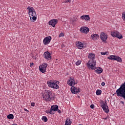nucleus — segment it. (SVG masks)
<instances>
[{
	"label": "nucleus",
	"mask_w": 125,
	"mask_h": 125,
	"mask_svg": "<svg viewBox=\"0 0 125 125\" xmlns=\"http://www.w3.org/2000/svg\"><path fill=\"white\" fill-rule=\"evenodd\" d=\"M93 70H94L95 73L97 74H101V73L103 72V69L101 67H96Z\"/></svg>",
	"instance_id": "nucleus-17"
},
{
	"label": "nucleus",
	"mask_w": 125,
	"mask_h": 125,
	"mask_svg": "<svg viewBox=\"0 0 125 125\" xmlns=\"http://www.w3.org/2000/svg\"><path fill=\"white\" fill-rule=\"evenodd\" d=\"M7 119L9 120H12L14 119V116L12 114H10L7 115Z\"/></svg>",
	"instance_id": "nucleus-24"
},
{
	"label": "nucleus",
	"mask_w": 125,
	"mask_h": 125,
	"mask_svg": "<svg viewBox=\"0 0 125 125\" xmlns=\"http://www.w3.org/2000/svg\"><path fill=\"white\" fill-rule=\"evenodd\" d=\"M66 2H71V0H67Z\"/></svg>",
	"instance_id": "nucleus-38"
},
{
	"label": "nucleus",
	"mask_w": 125,
	"mask_h": 125,
	"mask_svg": "<svg viewBox=\"0 0 125 125\" xmlns=\"http://www.w3.org/2000/svg\"><path fill=\"white\" fill-rule=\"evenodd\" d=\"M72 121H71V119L70 118H67L65 121V123L64 125H71Z\"/></svg>",
	"instance_id": "nucleus-22"
},
{
	"label": "nucleus",
	"mask_w": 125,
	"mask_h": 125,
	"mask_svg": "<svg viewBox=\"0 0 125 125\" xmlns=\"http://www.w3.org/2000/svg\"><path fill=\"white\" fill-rule=\"evenodd\" d=\"M102 92V91H101V90H97L96 92V95H100V94H101Z\"/></svg>",
	"instance_id": "nucleus-26"
},
{
	"label": "nucleus",
	"mask_w": 125,
	"mask_h": 125,
	"mask_svg": "<svg viewBox=\"0 0 125 125\" xmlns=\"http://www.w3.org/2000/svg\"><path fill=\"white\" fill-rule=\"evenodd\" d=\"M86 66L89 69L93 70L95 67H96V61L89 60L88 62H87Z\"/></svg>",
	"instance_id": "nucleus-4"
},
{
	"label": "nucleus",
	"mask_w": 125,
	"mask_h": 125,
	"mask_svg": "<svg viewBox=\"0 0 125 125\" xmlns=\"http://www.w3.org/2000/svg\"><path fill=\"white\" fill-rule=\"evenodd\" d=\"M33 63H32L31 64V65H33Z\"/></svg>",
	"instance_id": "nucleus-41"
},
{
	"label": "nucleus",
	"mask_w": 125,
	"mask_h": 125,
	"mask_svg": "<svg viewBox=\"0 0 125 125\" xmlns=\"http://www.w3.org/2000/svg\"><path fill=\"white\" fill-rule=\"evenodd\" d=\"M47 83L51 88H53L54 89H59V85L57 83H59V81H48Z\"/></svg>",
	"instance_id": "nucleus-3"
},
{
	"label": "nucleus",
	"mask_w": 125,
	"mask_h": 125,
	"mask_svg": "<svg viewBox=\"0 0 125 125\" xmlns=\"http://www.w3.org/2000/svg\"><path fill=\"white\" fill-rule=\"evenodd\" d=\"M91 38L93 41H97L99 39V35L98 34H94L91 35Z\"/></svg>",
	"instance_id": "nucleus-18"
},
{
	"label": "nucleus",
	"mask_w": 125,
	"mask_h": 125,
	"mask_svg": "<svg viewBox=\"0 0 125 125\" xmlns=\"http://www.w3.org/2000/svg\"><path fill=\"white\" fill-rule=\"evenodd\" d=\"M33 63H32L31 64V65H33Z\"/></svg>",
	"instance_id": "nucleus-42"
},
{
	"label": "nucleus",
	"mask_w": 125,
	"mask_h": 125,
	"mask_svg": "<svg viewBox=\"0 0 125 125\" xmlns=\"http://www.w3.org/2000/svg\"><path fill=\"white\" fill-rule=\"evenodd\" d=\"M72 93H73L74 94H77V93H79V92H81V90L80 89V88L74 86H72L71 87V90Z\"/></svg>",
	"instance_id": "nucleus-12"
},
{
	"label": "nucleus",
	"mask_w": 125,
	"mask_h": 125,
	"mask_svg": "<svg viewBox=\"0 0 125 125\" xmlns=\"http://www.w3.org/2000/svg\"><path fill=\"white\" fill-rule=\"evenodd\" d=\"M101 85H102V86H104V85H105V83L104 82H102L101 83Z\"/></svg>",
	"instance_id": "nucleus-34"
},
{
	"label": "nucleus",
	"mask_w": 125,
	"mask_h": 125,
	"mask_svg": "<svg viewBox=\"0 0 125 125\" xmlns=\"http://www.w3.org/2000/svg\"><path fill=\"white\" fill-rule=\"evenodd\" d=\"M43 99L45 101H50L54 99V94L52 91L48 90L46 92L42 95Z\"/></svg>",
	"instance_id": "nucleus-2"
},
{
	"label": "nucleus",
	"mask_w": 125,
	"mask_h": 125,
	"mask_svg": "<svg viewBox=\"0 0 125 125\" xmlns=\"http://www.w3.org/2000/svg\"><path fill=\"white\" fill-rule=\"evenodd\" d=\"M49 111H50V109H48L45 111V113H46V114H49Z\"/></svg>",
	"instance_id": "nucleus-33"
},
{
	"label": "nucleus",
	"mask_w": 125,
	"mask_h": 125,
	"mask_svg": "<svg viewBox=\"0 0 125 125\" xmlns=\"http://www.w3.org/2000/svg\"><path fill=\"white\" fill-rule=\"evenodd\" d=\"M49 114L50 115H54V114H55L54 111L53 109H52L51 108L50 109Z\"/></svg>",
	"instance_id": "nucleus-27"
},
{
	"label": "nucleus",
	"mask_w": 125,
	"mask_h": 125,
	"mask_svg": "<svg viewBox=\"0 0 125 125\" xmlns=\"http://www.w3.org/2000/svg\"><path fill=\"white\" fill-rule=\"evenodd\" d=\"M31 106H32V107H34V106H35V104H34V103H31Z\"/></svg>",
	"instance_id": "nucleus-35"
},
{
	"label": "nucleus",
	"mask_w": 125,
	"mask_h": 125,
	"mask_svg": "<svg viewBox=\"0 0 125 125\" xmlns=\"http://www.w3.org/2000/svg\"><path fill=\"white\" fill-rule=\"evenodd\" d=\"M76 47L78 48V49H83V48H84L85 47V44H84V42H76Z\"/></svg>",
	"instance_id": "nucleus-8"
},
{
	"label": "nucleus",
	"mask_w": 125,
	"mask_h": 125,
	"mask_svg": "<svg viewBox=\"0 0 125 125\" xmlns=\"http://www.w3.org/2000/svg\"><path fill=\"white\" fill-rule=\"evenodd\" d=\"M80 32L84 34H88L89 33V28L86 26H82L80 29Z\"/></svg>",
	"instance_id": "nucleus-11"
},
{
	"label": "nucleus",
	"mask_w": 125,
	"mask_h": 125,
	"mask_svg": "<svg viewBox=\"0 0 125 125\" xmlns=\"http://www.w3.org/2000/svg\"><path fill=\"white\" fill-rule=\"evenodd\" d=\"M51 40L52 38L50 36L45 37L43 40V44L44 45H47V44H49L50 42H51Z\"/></svg>",
	"instance_id": "nucleus-10"
},
{
	"label": "nucleus",
	"mask_w": 125,
	"mask_h": 125,
	"mask_svg": "<svg viewBox=\"0 0 125 125\" xmlns=\"http://www.w3.org/2000/svg\"><path fill=\"white\" fill-rule=\"evenodd\" d=\"M111 35L113 38H117L119 40L123 39V35L118 31H112L111 32Z\"/></svg>",
	"instance_id": "nucleus-6"
},
{
	"label": "nucleus",
	"mask_w": 125,
	"mask_h": 125,
	"mask_svg": "<svg viewBox=\"0 0 125 125\" xmlns=\"http://www.w3.org/2000/svg\"><path fill=\"white\" fill-rule=\"evenodd\" d=\"M47 67V63H43L42 64L40 65L39 69L40 72L42 73H45L46 72V68Z\"/></svg>",
	"instance_id": "nucleus-9"
},
{
	"label": "nucleus",
	"mask_w": 125,
	"mask_h": 125,
	"mask_svg": "<svg viewBox=\"0 0 125 125\" xmlns=\"http://www.w3.org/2000/svg\"><path fill=\"white\" fill-rule=\"evenodd\" d=\"M108 53L107 52H101V54L102 55H108Z\"/></svg>",
	"instance_id": "nucleus-29"
},
{
	"label": "nucleus",
	"mask_w": 125,
	"mask_h": 125,
	"mask_svg": "<svg viewBox=\"0 0 125 125\" xmlns=\"http://www.w3.org/2000/svg\"><path fill=\"white\" fill-rule=\"evenodd\" d=\"M115 61H117V62H123V60H122V58L120 57L119 56H116Z\"/></svg>",
	"instance_id": "nucleus-21"
},
{
	"label": "nucleus",
	"mask_w": 125,
	"mask_h": 125,
	"mask_svg": "<svg viewBox=\"0 0 125 125\" xmlns=\"http://www.w3.org/2000/svg\"><path fill=\"white\" fill-rule=\"evenodd\" d=\"M90 107L91 109H94V104H91Z\"/></svg>",
	"instance_id": "nucleus-32"
},
{
	"label": "nucleus",
	"mask_w": 125,
	"mask_h": 125,
	"mask_svg": "<svg viewBox=\"0 0 125 125\" xmlns=\"http://www.w3.org/2000/svg\"><path fill=\"white\" fill-rule=\"evenodd\" d=\"M116 56L115 55H110L107 57V59H109V60H112L113 61H115L116 59Z\"/></svg>",
	"instance_id": "nucleus-23"
},
{
	"label": "nucleus",
	"mask_w": 125,
	"mask_h": 125,
	"mask_svg": "<svg viewBox=\"0 0 125 125\" xmlns=\"http://www.w3.org/2000/svg\"><path fill=\"white\" fill-rule=\"evenodd\" d=\"M121 103H122V104H124V102H121Z\"/></svg>",
	"instance_id": "nucleus-40"
},
{
	"label": "nucleus",
	"mask_w": 125,
	"mask_h": 125,
	"mask_svg": "<svg viewBox=\"0 0 125 125\" xmlns=\"http://www.w3.org/2000/svg\"><path fill=\"white\" fill-rule=\"evenodd\" d=\"M57 112H58L59 113V114H60V113H61V111L60 110H59V109H58Z\"/></svg>",
	"instance_id": "nucleus-36"
},
{
	"label": "nucleus",
	"mask_w": 125,
	"mask_h": 125,
	"mask_svg": "<svg viewBox=\"0 0 125 125\" xmlns=\"http://www.w3.org/2000/svg\"><path fill=\"white\" fill-rule=\"evenodd\" d=\"M24 111H25V112H29V110H28L27 109L24 108Z\"/></svg>",
	"instance_id": "nucleus-37"
},
{
	"label": "nucleus",
	"mask_w": 125,
	"mask_h": 125,
	"mask_svg": "<svg viewBox=\"0 0 125 125\" xmlns=\"http://www.w3.org/2000/svg\"><path fill=\"white\" fill-rule=\"evenodd\" d=\"M81 63L82 61L79 60L76 62V65H77V66H79V65H81Z\"/></svg>",
	"instance_id": "nucleus-28"
},
{
	"label": "nucleus",
	"mask_w": 125,
	"mask_h": 125,
	"mask_svg": "<svg viewBox=\"0 0 125 125\" xmlns=\"http://www.w3.org/2000/svg\"><path fill=\"white\" fill-rule=\"evenodd\" d=\"M27 10H28V14L31 22H36V20H37V13L34 8L28 6Z\"/></svg>",
	"instance_id": "nucleus-1"
},
{
	"label": "nucleus",
	"mask_w": 125,
	"mask_h": 125,
	"mask_svg": "<svg viewBox=\"0 0 125 125\" xmlns=\"http://www.w3.org/2000/svg\"><path fill=\"white\" fill-rule=\"evenodd\" d=\"M107 119H108V118H104V120H107Z\"/></svg>",
	"instance_id": "nucleus-39"
},
{
	"label": "nucleus",
	"mask_w": 125,
	"mask_h": 125,
	"mask_svg": "<svg viewBox=\"0 0 125 125\" xmlns=\"http://www.w3.org/2000/svg\"><path fill=\"white\" fill-rule=\"evenodd\" d=\"M100 38L103 42H106V41L108 39V34L104 32H102L100 34Z\"/></svg>",
	"instance_id": "nucleus-7"
},
{
	"label": "nucleus",
	"mask_w": 125,
	"mask_h": 125,
	"mask_svg": "<svg viewBox=\"0 0 125 125\" xmlns=\"http://www.w3.org/2000/svg\"><path fill=\"white\" fill-rule=\"evenodd\" d=\"M122 19L124 20V21H125V12H124L122 14Z\"/></svg>",
	"instance_id": "nucleus-30"
},
{
	"label": "nucleus",
	"mask_w": 125,
	"mask_h": 125,
	"mask_svg": "<svg viewBox=\"0 0 125 125\" xmlns=\"http://www.w3.org/2000/svg\"><path fill=\"white\" fill-rule=\"evenodd\" d=\"M59 37V38H61V37H64V33L62 32L61 33H60Z\"/></svg>",
	"instance_id": "nucleus-31"
},
{
	"label": "nucleus",
	"mask_w": 125,
	"mask_h": 125,
	"mask_svg": "<svg viewBox=\"0 0 125 125\" xmlns=\"http://www.w3.org/2000/svg\"><path fill=\"white\" fill-rule=\"evenodd\" d=\"M100 104H101V107L104 110V112H105L106 114H108V113H109V106H108V105H107V103L103 101H101L100 102Z\"/></svg>",
	"instance_id": "nucleus-5"
},
{
	"label": "nucleus",
	"mask_w": 125,
	"mask_h": 125,
	"mask_svg": "<svg viewBox=\"0 0 125 125\" xmlns=\"http://www.w3.org/2000/svg\"><path fill=\"white\" fill-rule=\"evenodd\" d=\"M57 23H58V20L57 19H53L49 21L48 24L50 26H52L53 28H55V25Z\"/></svg>",
	"instance_id": "nucleus-13"
},
{
	"label": "nucleus",
	"mask_w": 125,
	"mask_h": 125,
	"mask_svg": "<svg viewBox=\"0 0 125 125\" xmlns=\"http://www.w3.org/2000/svg\"><path fill=\"white\" fill-rule=\"evenodd\" d=\"M42 120L43 121V122H47V121H48V120L47 119V117H46V116H42Z\"/></svg>",
	"instance_id": "nucleus-25"
},
{
	"label": "nucleus",
	"mask_w": 125,
	"mask_h": 125,
	"mask_svg": "<svg viewBox=\"0 0 125 125\" xmlns=\"http://www.w3.org/2000/svg\"><path fill=\"white\" fill-rule=\"evenodd\" d=\"M43 57L45 59H47V60H51V54L48 51L44 53Z\"/></svg>",
	"instance_id": "nucleus-14"
},
{
	"label": "nucleus",
	"mask_w": 125,
	"mask_h": 125,
	"mask_svg": "<svg viewBox=\"0 0 125 125\" xmlns=\"http://www.w3.org/2000/svg\"><path fill=\"white\" fill-rule=\"evenodd\" d=\"M51 109L54 111V112H57V111L58 110L59 106L57 105H52L51 107Z\"/></svg>",
	"instance_id": "nucleus-20"
},
{
	"label": "nucleus",
	"mask_w": 125,
	"mask_h": 125,
	"mask_svg": "<svg viewBox=\"0 0 125 125\" xmlns=\"http://www.w3.org/2000/svg\"><path fill=\"white\" fill-rule=\"evenodd\" d=\"M88 59L90 60L95 61V54L93 53H90L88 55Z\"/></svg>",
	"instance_id": "nucleus-19"
},
{
	"label": "nucleus",
	"mask_w": 125,
	"mask_h": 125,
	"mask_svg": "<svg viewBox=\"0 0 125 125\" xmlns=\"http://www.w3.org/2000/svg\"><path fill=\"white\" fill-rule=\"evenodd\" d=\"M80 19L82 20H85V21L90 20V17H89V15H83L80 17Z\"/></svg>",
	"instance_id": "nucleus-16"
},
{
	"label": "nucleus",
	"mask_w": 125,
	"mask_h": 125,
	"mask_svg": "<svg viewBox=\"0 0 125 125\" xmlns=\"http://www.w3.org/2000/svg\"><path fill=\"white\" fill-rule=\"evenodd\" d=\"M1 0H0V1H1Z\"/></svg>",
	"instance_id": "nucleus-43"
},
{
	"label": "nucleus",
	"mask_w": 125,
	"mask_h": 125,
	"mask_svg": "<svg viewBox=\"0 0 125 125\" xmlns=\"http://www.w3.org/2000/svg\"><path fill=\"white\" fill-rule=\"evenodd\" d=\"M67 84L70 86H73L75 84H77V83L75 82V79L73 78H70L68 82H67Z\"/></svg>",
	"instance_id": "nucleus-15"
}]
</instances>
